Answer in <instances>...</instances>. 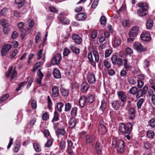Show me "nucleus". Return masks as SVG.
I'll use <instances>...</instances> for the list:
<instances>
[{"mask_svg": "<svg viewBox=\"0 0 155 155\" xmlns=\"http://www.w3.org/2000/svg\"><path fill=\"white\" fill-rule=\"evenodd\" d=\"M33 146L34 150L38 152L41 151V150L38 143H34L33 144Z\"/></svg>", "mask_w": 155, "mask_h": 155, "instance_id": "4c0bfd02", "label": "nucleus"}, {"mask_svg": "<svg viewBox=\"0 0 155 155\" xmlns=\"http://www.w3.org/2000/svg\"><path fill=\"white\" fill-rule=\"evenodd\" d=\"M144 101V99L142 98L140 99L138 101L137 103V106L138 109H140L141 108V106Z\"/></svg>", "mask_w": 155, "mask_h": 155, "instance_id": "58836bf2", "label": "nucleus"}, {"mask_svg": "<svg viewBox=\"0 0 155 155\" xmlns=\"http://www.w3.org/2000/svg\"><path fill=\"white\" fill-rule=\"evenodd\" d=\"M94 149L95 152L98 154H101L102 151V147L101 145V143L99 141H97L94 145Z\"/></svg>", "mask_w": 155, "mask_h": 155, "instance_id": "9b49d317", "label": "nucleus"}, {"mask_svg": "<svg viewBox=\"0 0 155 155\" xmlns=\"http://www.w3.org/2000/svg\"><path fill=\"white\" fill-rule=\"evenodd\" d=\"M24 0H15V3L17 5V6L20 8L22 7L24 4Z\"/></svg>", "mask_w": 155, "mask_h": 155, "instance_id": "2f4dec72", "label": "nucleus"}, {"mask_svg": "<svg viewBox=\"0 0 155 155\" xmlns=\"http://www.w3.org/2000/svg\"><path fill=\"white\" fill-rule=\"evenodd\" d=\"M138 89L136 87H133L129 90V92L130 94L134 95L137 91Z\"/></svg>", "mask_w": 155, "mask_h": 155, "instance_id": "c9c22d12", "label": "nucleus"}, {"mask_svg": "<svg viewBox=\"0 0 155 155\" xmlns=\"http://www.w3.org/2000/svg\"><path fill=\"white\" fill-rule=\"evenodd\" d=\"M148 123L152 127H155V119H152L150 120L148 122Z\"/></svg>", "mask_w": 155, "mask_h": 155, "instance_id": "de8ad7c7", "label": "nucleus"}, {"mask_svg": "<svg viewBox=\"0 0 155 155\" xmlns=\"http://www.w3.org/2000/svg\"><path fill=\"white\" fill-rule=\"evenodd\" d=\"M49 115L47 112H45L42 115V118L44 120H46L49 118Z\"/></svg>", "mask_w": 155, "mask_h": 155, "instance_id": "4d7b16f0", "label": "nucleus"}, {"mask_svg": "<svg viewBox=\"0 0 155 155\" xmlns=\"http://www.w3.org/2000/svg\"><path fill=\"white\" fill-rule=\"evenodd\" d=\"M147 134L149 138H152L153 137L154 134L153 130H150L147 131Z\"/></svg>", "mask_w": 155, "mask_h": 155, "instance_id": "ea45409f", "label": "nucleus"}, {"mask_svg": "<svg viewBox=\"0 0 155 155\" xmlns=\"http://www.w3.org/2000/svg\"><path fill=\"white\" fill-rule=\"evenodd\" d=\"M87 58L93 66L94 67H95L96 65L95 62L93 60L92 54L91 52H88L87 55Z\"/></svg>", "mask_w": 155, "mask_h": 155, "instance_id": "393cba45", "label": "nucleus"}, {"mask_svg": "<svg viewBox=\"0 0 155 155\" xmlns=\"http://www.w3.org/2000/svg\"><path fill=\"white\" fill-rule=\"evenodd\" d=\"M140 37L141 39L144 41L150 40L151 39L150 35L149 34L144 32L141 34Z\"/></svg>", "mask_w": 155, "mask_h": 155, "instance_id": "4468645a", "label": "nucleus"}, {"mask_svg": "<svg viewBox=\"0 0 155 155\" xmlns=\"http://www.w3.org/2000/svg\"><path fill=\"white\" fill-rule=\"evenodd\" d=\"M65 142L64 140H62L59 143L60 148L62 150L64 149L65 147Z\"/></svg>", "mask_w": 155, "mask_h": 155, "instance_id": "09e8293b", "label": "nucleus"}, {"mask_svg": "<svg viewBox=\"0 0 155 155\" xmlns=\"http://www.w3.org/2000/svg\"><path fill=\"white\" fill-rule=\"evenodd\" d=\"M124 67L126 69L128 70L130 68V66L128 64L127 60L126 59H124Z\"/></svg>", "mask_w": 155, "mask_h": 155, "instance_id": "37998d69", "label": "nucleus"}, {"mask_svg": "<svg viewBox=\"0 0 155 155\" xmlns=\"http://www.w3.org/2000/svg\"><path fill=\"white\" fill-rule=\"evenodd\" d=\"M112 53V50L110 49L107 50L105 51V56L106 58L109 57Z\"/></svg>", "mask_w": 155, "mask_h": 155, "instance_id": "6e6d98bb", "label": "nucleus"}, {"mask_svg": "<svg viewBox=\"0 0 155 155\" xmlns=\"http://www.w3.org/2000/svg\"><path fill=\"white\" fill-rule=\"evenodd\" d=\"M67 141L68 144L67 147L68 151L70 155H72L73 153V152L72 150L73 148V143L70 140H68Z\"/></svg>", "mask_w": 155, "mask_h": 155, "instance_id": "ddd939ff", "label": "nucleus"}, {"mask_svg": "<svg viewBox=\"0 0 155 155\" xmlns=\"http://www.w3.org/2000/svg\"><path fill=\"white\" fill-rule=\"evenodd\" d=\"M53 140V139L51 137L48 139L45 145V147H48L51 146L52 144Z\"/></svg>", "mask_w": 155, "mask_h": 155, "instance_id": "c756f323", "label": "nucleus"}, {"mask_svg": "<svg viewBox=\"0 0 155 155\" xmlns=\"http://www.w3.org/2000/svg\"><path fill=\"white\" fill-rule=\"evenodd\" d=\"M52 94L51 96L53 97H56L59 95V90L58 87L54 86L52 87Z\"/></svg>", "mask_w": 155, "mask_h": 155, "instance_id": "dca6fc26", "label": "nucleus"}, {"mask_svg": "<svg viewBox=\"0 0 155 155\" xmlns=\"http://www.w3.org/2000/svg\"><path fill=\"white\" fill-rule=\"evenodd\" d=\"M78 108L76 107H74L72 108L71 112V115L74 117L76 115Z\"/></svg>", "mask_w": 155, "mask_h": 155, "instance_id": "c03bdc74", "label": "nucleus"}, {"mask_svg": "<svg viewBox=\"0 0 155 155\" xmlns=\"http://www.w3.org/2000/svg\"><path fill=\"white\" fill-rule=\"evenodd\" d=\"M97 31L94 30L92 31L91 34V38L92 39H94L97 37Z\"/></svg>", "mask_w": 155, "mask_h": 155, "instance_id": "603ef678", "label": "nucleus"}, {"mask_svg": "<svg viewBox=\"0 0 155 155\" xmlns=\"http://www.w3.org/2000/svg\"><path fill=\"white\" fill-rule=\"evenodd\" d=\"M30 102H31V107L33 109H35L37 106V101L34 99H31Z\"/></svg>", "mask_w": 155, "mask_h": 155, "instance_id": "473e14b6", "label": "nucleus"}, {"mask_svg": "<svg viewBox=\"0 0 155 155\" xmlns=\"http://www.w3.org/2000/svg\"><path fill=\"white\" fill-rule=\"evenodd\" d=\"M132 125L130 123H127L126 125L123 123L120 124L119 130L124 134H129L132 131Z\"/></svg>", "mask_w": 155, "mask_h": 155, "instance_id": "f03ea898", "label": "nucleus"}, {"mask_svg": "<svg viewBox=\"0 0 155 155\" xmlns=\"http://www.w3.org/2000/svg\"><path fill=\"white\" fill-rule=\"evenodd\" d=\"M72 38L74 42L77 45H79L82 41L81 38L79 36L76 34H74L72 35Z\"/></svg>", "mask_w": 155, "mask_h": 155, "instance_id": "f8f14e48", "label": "nucleus"}, {"mask_svg": "<svg viewBox=\"0 0 155 155\" xmlns=\"http://www.w3.org/2000/svg\"><path fill=\"white\" fill-rule=\"evenodd\" d=\"M54 77L55 78H60L61 77V74L59 69L57 68L54 69L53 71Z\"/></svg>", "mask_w": 155, "mask_h": 155, "instance_id": "412c9836", "label": "nucleus"}, {"mask_svg": "<svg viewBox=\"0 0 155 155\" xmlns=\"http://www.w3.org/2000/svg\"><path fill=\"white\" fill-rule=\"evenodd\" d=\"M93 54L95 58V61L97 62H98L99 61V56L98 52L96 51H93Z\"/></svg>", "mask_w": 155, "mask_h": 155, "instance_id": "f704fd0d", "label": "nucleus"}, {"mask_svg": "<svg viewBox=\"0 0 155 155\" xmlns=\"http://www.w3.org/2000/svg\"><path fill=\"white\" fill-rule=\"evenodd\" d=\"M86 103L87 102L86 100L85 96L84 95L81 96L80 99L79 101L80 106L81 107H84Z\"/></svg>", "mask_w": 155, "mask_h": 155, "instance_id": "6ab92c4d", "label": "nucleus"}, {"mask_svg": "<svg viewBox=\"0 0 155 155\" xmlns=\"http://www.w3.org/2000/svg\"><path fill=\"white\" fill-rule=\"evenodd\" d=\"M69 48L74 53L76 54H78L80 52V49L79 48L74 46L72 45L69 46Z\"/></svg>", "mask_w": 155, "mask_h": 155, "instance_id": "bb28decb", "label": "nucleus"}, {"mask_svg": "<svg viewBox=\"0 0 155 155\" xmlns=\"http://www.w3.org/2000/svg\"><path fill=\"white\" fill-rule=\"evenodd\" d=\"M121 40L120 38L116 37L112 42V45L114 47L116 48L119 46L120 44Z\"/></svg>", "mask_w": 155, "mask_h": 155, "instance_id": "f3484780", "label": "nucleus"}, {"mask_svg": "<svg viewBox=\"0 0 155 155\" xmlns=\"http://www.w3.org/2000/svg\"><path fill=\"white\" fill-rule=\"evenodd\" d=\"M117 60V57L116 55H113L111 58V60L113 64H116Z\"/></svg>", "mask_w": 155, "mask_h": 155, "instance_id": "3c124183", "label": "nucleus"}, {"mask_svg": "<svg viewBox=\"0 0 155 155\" xmlns=\"http://www.w3.org/2000/svg\"><path fill=\"white\" fill-rule=\"evenodd\" d=\"M49 9L51 12L55 13H57L58 12V11L57 9H56V8L53 6H51L49 7Z\"/></svg>", "mask_w": 155, "mask_h": 155, "instance_id": "8fccbe9b", "label": "nucleus"}, {"mask_svg": "<svg viewBox=\"0 0 155 155\" xmlns=\"http://www.w3.org/2000/svg\"><path fill=\"white\" fill-rule=\"evenodd\" d=\"M137 5L140 8L137 11V14L139 16H144L148 13V6L146 3L141 2L138 3Z\"/></svg>", "mask_w": 155, "mask_h": 155, "instance_id": "7ed1b4c3", "label": "nucleus"}, {"mask_svg": "<svg viewBox=\"0 0 155 155\" xmlns=\"http://www.w3.org/2000/svg\"><path fill=\"white\" fill-rule=\"evenodd\" d=\"M61 59V54H57L54 56L52 59L51 63L53 65H58L60 63Z\"/></svg>", "mask_w": 155, "mask_h": 155, "instance_id": "0eeeda50", "label": "nucleus"}, {"mask_svg": "<svg viewBox=\"0 0 155 155\" xmlns=\"http://www.w3.org/2000/svg\"><path fill=\"white\" fill-rule=\"evenodd\" d=\"M117 94L119 99L121 101L124 103L127 100V97L126 94H124L123 92L119 91L117 92Z\"/></svg>", "mask_w": 155, "mask_h": 155, "instance_id": "9d476101", "label": "nucleus"}, {"mask_svg": "<svg viewBox=\"0 0 155 155\" xmlns=\"http://www.w3.org/2000/svg\"><path fill=\"white\" fill-rule=\"evenodd\" d=\"M76 123V121L74 118H71L69 121L70 127L71 128H74L75 126Z\"/></svg>", "mask_w": 155, "mask_h": 155, "instance_id": "a878e982", "label": "nucleus"}, {"mask_svg": "<svg viewBox=\"0 0 155 155\" xmlns=\"http://www.w3.org/2000/svg\"><path fill=\"white\" fill-rule=\"evenodd\" d=\"M95 139V137L94 135H87L85 141L87 144L92 143Z\"/></svg>", "mask_w": 155, "mask_h": 155, "instance_id": "5701e85b", "label": "nucleus"}, {"mask_svg": "<svg viewBox=\"0 0 155 155\" xmlns=\"http://www.w3.org/2000/svg\"><path fill=\"white\" fill-rule=\"evenodd\" d=\"M70 52V50L67 48H64L63 52V55L64 56H67L68 54Z\"/></svg>", "mask_w": 155, "mask_h": 155, "instance_id": "e2e57ef3", "label": "nucleus"}, {"mask_svg": "<svg viewBox=\"0 0 155 155\" xmlns=\"http://www.w3.org/2000/svg\"><path fill=\"white\" fill-rule=\"evenodd\" d=\"M59 114L58 113L57 111H54V117L52 119L53 122L56 121L58 120L59 119Z\"/></svg>", "mask_w": 155, "mask_h": 155, "instance_id": "e433bc0d", "label": "nucleus"}, {"mask_svg": "<svg viewBox=\"0 0 155 155\" xmlns=\"http://www.w3.org/2000/svg\"><path fill=\"white\" fill-rule=\"evenodd\" d=\"M139 29L138 26H135L133 27L129 32V35L130 37H134L136 36L139 32Z\"/></svg>", "mask_w": 155, "mask_h": 155, "instance_id": "6e6552de", "label": "nucleus"}, {"mask_svg": "<svg viewBox=\"0 0 155 155\" xmlns=\"http://www.w3.org/2000/svg\"><path fill=\"white\" fill-rule=\"evenodd\" d=\"M28 22V27L27 28V29L28 31L31 30L33 28L34 25V22L32 19H29Z\"/></svg>", "mask_w": 155, "mask_h": 155, "instance_id": "b1692460", "label": "nucleus"}, {"mask_svg": "<svg viewBox=\"0 0 155 155\" xmlns=\"http://www.w3.org/2000/svg\"><path fill=\"white\" fill-rule=\"evenodd\" d=\"M87 79L88 82L91 84H93L96 81L95 75L93 73L89 72L87 74Z\"/></svg>", "mask_w": 155, "mask_h": 155, "instance_id": "1a4fd4ad", "label": "nucleus"}, {"mask_svg": "<svg viewBox=\"0 0 155 155\" xmlns=\"http://www.w3.org/2000/svg\"><path fill=\"white\" fill-rule=\"evenodd\" d=\"M8 11V8H3L0 11V14L3 16H5L6 15L7 12Z\"/></svg>", "mask_w": 155, "mask_h": 155, "instance_id": "49530a36", "label": "nucleus"}, {"mask_svg": "<svg viewBox=\"0 0 155 155\" xmlns=\"http://www.w3.org/2000/svg\"><path fill=\"white\" fill-rule=\"evenodd\" d=\"M153 25L152 21L150 19L147 20L146 23V27L147 29L150 30L151 28Z\"/></svg>", "mask_w": 155, "mask_h": 155, "instance_id": "7c9ffc66", "label": "nucleus"}, {"mask_svg": "<svg viewBox=\"0 0 155 155\" xmlns=\"http://www.w3.org/2000/svg\"><path fill=\"white\" fill-rule=\"evenodd\" d=\"M56 135L58 136L60 135H64L65 133V130L64 129H58L56 132Z\"/></svg>", "mask_w": 155, "mask_h": 155, "instance_id": "c85d7f7f", "label": "nucleus"}, {"mask_svg": "<svg viewBox=\"0 0 155 155\" xmlns=\"http://www.w3.org/2000/svg\"><path fill=\"white\" fill-rule=\"evenodd\" d=\"M41 64V62H38L36 63L33 67V68L32 71L34 72L40 66Z\"/></svg>", "mask_w": 155, "mask_h": 155, "instance_id": "680f3d73", "label": "nucleus"}, {"mask_svg": "<svg viewBox=\"0 0 155 155\" xmlns=\"http://www.w3.org/2000/svg\"><path fill=\"white\" fill-rule=\"evenodd\" d=\"M12 45L9 44H5L1 51V55L2 56H5L7 53L11 49Z\"/></svg>", "mask_w": 155, "mask_h": 155, "instance_id": "20e7f679", "label": "nucleus"}, {"mask_svg": "<svg viewBox=\"0 0 155 155\" xmlns=\"http://www.w3.org/2000/svg\"><path fill=\"white\" fill-rule=\"evenodd\" d=\"M87 103L91 104L94 101V97L93 95H89L85 97Z\"/></svg>", "mask_w": 155, "mask_h": 155, "instance_id": "cd10ccee", "label": "nucleus"}, {"mask_svg": "<svg viewBox=\"0 0 155 155\" xmlns=\"http://www.w3.org/2000/svg\"><path fill=\"white\" fill-rule=\"evenodd\" d=\"M71 108V105L69 103H67L65 104L64 110L65 112L69 111Z\"/></svg>", "mask_w": 155, "mask_h": 155, "instance_id": "a19ab883", "label": "nucleus"}, {"mask_svg": "<svg viewBox=\"0 0 155 155\" xmlns=\"http://www.w3.org/2000/svg\"><path fill=\"white\" fill-rule=\"evenodd\" d=\"M113 108L115 110H118L120 106V102L118 100H114L111 103Z\"/></svg>", "mask_w": 155, "mask_h": 155, "instance_id": "a211bd4d", "label": "nucleus"}, {"mask_svg": "<svg viewBox=\"0 0 155 155\" xmlns=\"http://www.w3.org/2000/svg\"><path fill=\"white\" fill-rule=\"evenodd\" d=\"M89 87V85L86 82H84L81 85V91L83 92L87 91Z\"/></svg>", "mask_w": 155, "mask_h": 155, "instance_id": "4be33fe9", "label": "nucleus"}, {"mask_svg": "<svg viewBox=\"0 0 155 155\" xmlns=\"http://www.w3.org/2000/svg\"><path fill=\"white\" fill-rule=\"evenodd\" d=\"M40 32H38L37 35H36L35 37V42L38 43L41 40V39L40 37Z\"/></svg>", "mask_w": 155, "mask_h": 155, "instance_id": "bf43d9fd", "label": "nucleus"}, {"mask_svg": "<svg viewBox=\"0 0 155 155\" xmlns=\"http://www.w3.org/2000/svg\"><path fill=\"white\" fill-rule=\"evenodd\" d=\"M48 98V106L49 108H50L51 107L52 105V102L51 101L50 98V97L49 96H48L47 97Z\"/></svg>", "mask_w": 155, "mask_h": 155, "instance_id": "69168bd1", "label": "nucleus"}, {"mask_svg": "<svg viewBox=\"0 0 155 155\" xmlns=\"http://www.w3.org/2000/svg\"><path fill=\"white\" fill-rule=\"evenodd\" d=\"M26 83V82L24 81H23L19 84L18 85V87L16 89V91H19L21 89V87L24 85Z\"/></svg>", "mask_w": 155, "mask_h": 155, "instance_id": "338daca9", "label": "nucleus"}, {"mask_svg": "<svg viewBox=\"0 0 155 155\" xmlns=\"http://www.w3.org/2000/svg\"><path fill=\"white\" fill-rule=\"evenodd\" d=\"M134 48L139 52H143L147 50L146 48L144 47L141 44L138 42H136L134 43Z\"/></svg>", "mask_w": 155, "mask_h": 155, "instance_id": "39448f33", "label": "nucleus"}, {"mask_svg": "<svg viewBox=\"0 0 155 155\" xmlns=\"http://www.w3.org/2000/svg\"><path fill=\"white\" fill-rule=\"evenodd\" d=\"M18 53V51L17 49L15 50L12 53L10 54L9 58L11 59H13Z\"/></svg>", "mask_w": 155, "mask_h": 155, "instance_id": "a18cd8bd", "label": "nucleus"}, {"mask_svg": "<svg viewBox=\"0 0 155 155\" xmlns=\"http://www.w3.org/2000/svg\"><path fill=\"white\" fill-rule=\"evenodd\" d=\"M87 16L83 13L78 14L76 16V18L79 21L84 20L86 18Z\"/></svg>", "mask_w": 155, "mask_h": 155, "instance_id": "aec40b11", "label": "nucleus"}, {"mask_svg": "<svg viewBox=\"0 0 155 155\" xmlns=\"http://www.w3.org/2000/svg\"><path fill=\"white\" fill-rule=\"evenodd\" d=\"M99 133L101 135H103L106 132V129L104 125V122L103 121H100V124L98 128Z\"/></svg>", "mask_w": 155, "mask_h": 155, "instance_id": "423d86ee", "label": "nucleus"}, {"mask_svg": "<svg viewBox=\"0 0 155 155\" xmlns=\"http://www.w3.org/2000/svg\"><path fill=\"white\" fill-rule=\"evenodd\" d=\"M112 145L113 147L116 148L117 151L120 153L124 152V142L123 140H120L117 141L113 139Z\"/></svg>", "mask_w": 155, "mask_h": 155, "instance_id": "f257e3e1", "label": "nucleus"}, {"mask_svg": "<svg viewBox=\"0 0 155 155\" xmlns=\"http://www.w3.org/2000/svg\"><path fill=\"white\" fill-rule=\"evenodd\" d=\"M1 24L3 27H5V26L8 23V21L5 19H2L1 20Z\"/></svg>", "mask_w": 155, "mask_h": 155, "instance_id": "5fc2aeb1", "label": "nucleus"}, {"mask_svg": "<svg viewBox=\"0 0 155 155\" xmlns=\"http://www.w3.org/2000/svg\"><path fill=\"white\" fill-rule=\"evenodd\" d=\"M62 95L65 97L67 96L69 94V90L66 89L64 88H62L61 90Z\"/></svg>", "mask_w": 155, "mask_h": 155, "instance_id": "72a5a7b5", "label": "nucleus"}, {"mask_svg": "<svg viewBox=\"0 0 155 155\" xmlns=\"http://www.w3.org/2000/svg\"><path fill=\"white\" fill-rule=\"evenodd\" d=\"M122 24L124 27L128 26L130 25L129 21L128 20H124L122 22Z\"/></svg>", "mask_w": 155, "mask_h": 155, "instance_id": "052dcab7", "label": "nucleus"}, {"mask_svg": "<svg viewBox=\"0 0 155 155\" xmlns=\"http://www.w3.org/2000/svg\"><path fill=\"white\" fill-rule=\"evenodd\" d=\"M20 147V145L19 144H17L16 145L13 151L14 152H17L19 150Z\"/></svg>", "mask_w": 155, "mask_h": 155, "instance_id": "0e129e2a", "label": "nucleus"}, {"mask_svg": "<svg viewBox=\"0 0 155 155\" xmlns=\"http://www.w3.org/2000/svg\"><path fill=\"white\" fill-rule=\"evenodd\" d=\"M137 86L139 88H141L144 84L143 82L140 80L137 81Z\"/></svg>", "mask_w": 155, "mask_h": 155, "instance_id": "774afa93", "label": "nucleus"}, {"mask_svg": "<svg viewBox=\"0 0 155 155\" xmlns=\"http://www.w3.org/2000/svg\"><path fill=\"white\" fill-rule=\"evenodd\" d=\"M63 103L61 102H59L57 104V107L58 111L60 112H61L62 110V108L63 107Z\"/></svg>", "mask_w": 155, "mask_h": 155, "instance_id": "79ce46f5", "label": "nucleus"}, {"mask_svg": "<svg viewBox=\"0 0 155 155\" xmlns=\"http://www.w3.org/2000/svg\"><path fill=\"white\" fill-rule=\"evenodd\" d=\"M13 67L11 66L8 69L7 71L5 74V76L7 78H8L10 76V74L12 69Z\"/></svg>", "mask_w": 155, "mask_h": 155, "instance_id": "13d9d810", "label": "nucleus"}, {"mask_svg": "<svg viewBox=\"0 0 155 155\" xmlns=\"http://www.w3.org/2000/svg\"><path fill=\"white\" fill-rule=\"evenodd\" d=\"M100 22L101 24L104 25L106 23V20L105 17L104 16H102L100 19Z\"/></svg>", "mask_w": 155, "mask_h": 155, "instance_id": "864d4df0", "label": "nucleus"}, {"mask_svg": "<svg viewBox=\"0 0 155 155\" xmlns=\"http://www.w3.org/2000/svg\"><path fill=\"white\" fill-rule=\"evenodd\" d=\"M129 117L132 120L134 119L135 117V110L133 107L130 108L128 111Z\"/></svg>", "mask_w": 155, "mask_h": 155, "instance_id": "2eb2a0df", "label": "nucleus"}]
</instances>
